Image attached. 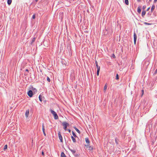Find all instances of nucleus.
Segmentation results:
<instances>
[{
    "instance_id": "nucleus-1",
    "label": "nucleus",
    "mask_w": 157,
    "mask_h": 157,
    "mask_svg": "<svg viewBox=\"0 0 157 157\" xmlns=\"http://www.w3.org/2000/svg\"><path fill=\"white\" fill-rule=\"evenodd\" d=\"M62 125L63 126V128L65 131L67 130V127L69 126L70 125L66 121L62 122Z\"/></svg>"
},
{
    "instance_id": "nucleus-2",
    "label": "nucleus",
    "mask_w": 157,
    "mask_h": 157,
    "mask_svg": "<svg viewBox=\"0 0 157 157\" xmlns=\"http://www.w3.org/2000/svg\"><path fill=\"white\" fill-rule=\"evenodd\" d=\"M27 94L30 97H32L33 94V91L31 90H29L27 92Z\"/></svg>"
},
{
    "instance_id": "nucleus-3",
    "label": "nucleus",
    "mask_w": 157,
    "mask_h": 157,
    "mask_svg": "<svg viewBox=\"0 0 157 157\" xmlns=\"http://www.w3.org/2000/svg\"><path fill=\"white\" fill-rule=\"evenodd\" d=\"M137 39V35L135 32L134 33V44L135 45Z\"/></svg>"
},
{
    "instance_id": "nucleus-4",
    "label": "nucleus",
    "mask_w": 157,
    "mask_h": 157,
    "mask_svg": "<svg viewBox=\"0 0 157 157\" xmlns=\"http://www.w3.org/2000/svg\"><path fill=\"white\" fill-rule=\"evenodd\" d=\"M157 42L156 41H154L153 42V47L154 49H157Z\"/></svg>"
},
{
    "instance_id": "nucleus-5",
    "label": "nucleus",
    "mask_w": 157,
    "mask_h": 157,
    "mask_svg": "<svg viewBox=\"0 0 157 157\" xmlns=\"http://www.w3.org/2000/svg\"><path fill=\"white\" fill-rule=\"evenodd\" d=\"M58 135H59V140H60V142H63V138H62V137L61 134V133L59 131Z\"/></svg>"
},
{
    "instance_id": "nucleus-6",
    "label": "nucleus",
    "mask_w": 157,
    "mask_h": 157,
    "mask_svg": "<svg viewBox=\"0 0 157 157\" xmlns=\"http://www.w3.org/2000/svg\"><path fill=\"white\" fill-rule=\"evenodd\" d=\"M42 130L43 132V134L45 136H46V134L45 133V128H44V123L42 124Z\"/></svg>"
},
{
    "instance_id": "nucleus-7",
    "label": "nucleus",
    "mask_w": 157,
    "mask_h": 157,
    "mask_svg": "<svg viewBox=\"0 0 157 157\" xmlns=\"http://www.w3.org/2000/svg\"><path fill=\"white\" fill-rule=\"evenodd\" d=\"M69 149L73 155H74L75 156H77V155H78L77 154V155H76L75 154L76 152V151L75 150H72V149H70V148H69Z\"/></svg>"
},
{
    "instance_id": "nucleus-8",
    "label": "nucleus",
    "mask_w": 157,
    "mask_h": 157,
    "mask_svg": "<svg viewBox=\"0 0 157 157\" xmlns=\"http://www.w3.org/2000/svg\"><path fill=\"white\" fill-rule=\"evenodd\" d=\"M29 114V109H27L26 110V112L25 113V116L27 118L28 117Z\"/></svg>"
},
{
    "instance_id": "nucleus-9",
    "label": "nucleus",
    "mask_w": 157,
    "mask_h": 157,
    "mask_svg": "<svg viewBox=\"0 0 157 157\" xmlns=\"http://www.w3.org/2000/svg\"><path fill=\"white\" fill-rule=\"evenodd\" d=\"M141 7L140 6H139L137 8V11L139 13H140L141 12Z\"/></svg>"
},
{
    "instance_id": "nucleus-10",
    "label": "nucleus",
    "mask_w": 157,
    "mask_h": 157,
    "mask_svg": "<svg viewBox=\"0 0 157 157\" xmlns=\"http://www.w3.org/2000/svg\"><path fill=\"white\" fill-rule=\"evenodd\" d=\"M53 116H54V118L56 120L58 119L59 117L56 113H55L53 115Z\"/></svg>"
},
{
    "instance_id": "nucleus-11",
    "label": "nucleus",
    "mask_w": 157,
    "mask_h": 157,
    "mask_svg": "<svg viewBox=\"0 0 157 157\" xmlns=\"http://www.w3.org/2000/svg\"><path fill=\"white\" fill-rule=\"evenodd\" d=\"M146 14V11L145 10H143L142 11V17H144V16Z\"/></svg>"
},
{
    "instance_id": "nucleus-12",
    "label": "nucleus",
    "mask_w": 157,
    "mask_h": 157,
    "mask_svg": "<svg viewBox=\"0 0 157 157\" xmlns=\"http://www.w3.org/2000/svg\"><path fill=\"white\" fill-rule=\"evenodd\" d=\"M74 128L75 129V130L79 134L80 133V131L75 127H74Z\"/></svg>"
},
{
    "instance_id": "nucleus-13",
    "label": "nucleus",
    "mask_w": 157,
    "mask_h": 157,
    "mask_svg": "<svg viewBox=\"0 0 157 157\" xmlns=\"http://www.w3.org/2000/svg\"><path fill=\"white\" fill-rule=\"evenodd\" d=\"M74 143H76V140L75 139V138L72 136H71V137Z\"/></svg>"
},
{
    "instance_id": "nucleus-14",
    "label": "nucleus",
    "mask_w": 157,
    "mask_h": 157,
    "mask_svg": "<svg viewBox=\"0 0 157 157\" xmlns=\"http://www.w3.org/2000/svg\"><path fill=\"white\" fill-rule=\"evenodd\" d=\"M85 141L87 144H90V141H89L88 138H85Z\"/></svg>"
},
{
    "instance_id": "nucleus-15",
    "label": "nucleus",
    "mask_w": 157,
    "mask_h": 157,
    "mask_svg": "<svg viewBox=\"0 0 157 157\" xmlns=\"http://www.w3.org/2000/svg\"><path fill=\"white\" fill-rule=\"evenodd\" d=\"M61 157H66V155L63 152H62L61 154Z\"/></svg>"
},
{
    "instance_id": "nucleus-16",
    "label": "nucleus",
    "mask_w": 157,
    "mask_h": 157,
    "mask_svg": "<svg viewBox=\"0 0 157 157\" xmlns=\"http://www.w3.org/2000/svg\"><path fill=\"white\" fill-rule=\"evenodd\" d=\"M12 0H7V3L9 5H10L12 2Z\"/></svg>"
},
{
    "instance_id": "nucleus-17",
    "label": "nucleus",
    "mask_w": 157,
    "mask_h": 157,
    "mask_svg": "<svg viewBox=\"0 0 157 157\" xmlns=\"http://www.w3.org/2000/svg\"><path fill=\"white\" fill-rule=\"evenodd\" d=\"M155 7V6L154 5H153L151 8V12H152L154 10Z\"/></svg>"
},
{
    "instance_id": "nucleus-18",
    "label": "nucleus",
    "mask_w": 157,
    "mask_h": 157,
    "mask_svg": "<svg viewBox=\"0 0 157 157\" xmlns=\"http://www.w3.org/2000/svg\"><path fill=\"white\" fill-rule=\"evenodd\" d=\"M36 38L35 37H33L32 40V42L31 43V44H32L35 41Z\"/></svg>"
},
{
    "instance_id": "nucleus-19",
    "label": "nucleus",
    "mask_w": 157,
    "mask_h": 157,
    "mask_svg": "<svg viewBox=\"0 0 157 157\" xmlns=\"http://www.w3.org/2000/svg\"><path fill=\"white\" fill-rule=\"evenodd\" d=\"M107 84H105L104 88V91H105L107 89Z\"/></svg>"
},
{
    "instance_id": "nucleus-20",
    "label": "nucleus",
    "mask_w": 157,
    "mask_h": 157,
    "mask_svg": "<svg viewBox=\"0 0 157 157\" xmlns=\"http://www.w3.org/2000/svg\"><path fill=\"white\" fill-rule=\"evenodd\" d=\"M144 64H146L147 66H148L149 64V62L148 61H145Z\"/></svg>"
},
{
    "instance_id": "nucleus-21",
    "label": "nucleus",
    "mask_w": 157,
    "mask_h": 157,
    "mask_svg": "<svg viewBox=\"0 0 157 157\" xmlns=\"http://www.w3.org/2000/svg\"><path fill=\"white\" fill-rule=\"evenodd\" d=\"M51 113L54 115L55 113H56V112L52 109L50 110Z\"/></svg>"
},
{
    "instance_id": "nucleus-22",
    "label": "nucleus",
    "mask_w": 157,
    "mask_h": 157,
    "mask_svg": "<svg viewBox=\"0 0 157 157\" xmlns=\"http://www.w3.org/2000/svg\"><path fill=\"white\" fill-rule=\"evenodd\" d=\"M72 134H73V135L75 137H78L75 134V133L73 131H72Z\"/></svg>"
},
{
    "instance_id": "nucleus-23",
    "label": "nucleus",
    "mask_w": 157,
    "mask_h": 157,
    "mask_svg": "<svg viewBox=\"0 0 157 157\" xmlns=\"http://www.w3.org/2000/svg\"><path fill=\"white\" fill-rule=\"evenodd\" d=\"M89 150L90 151L92 150L93 149V147L92 146H90L89 147Z\"/></svg>"
},
{
    "instance_id": "nucleus-24",
    "label": "nucleus",
    "mask_w": 157,
    "mask_h": 157,
    "mask_svg": "<svg viewBox=\"0 0 157 157\" xmlns=\"http://www.w3.org/2000/svg\"><path fill=\"white\" fill-rule=\"evenodd\" d=\"M29 88L30 89H31L32 90H36H36L35 88H34L33 87V86H30V87Z\"/></svg>"
},
{
    "instance_id": "nucleus-25",
    "label": "nucleus",
    "mask_w": 157,
    "mask_h": 157,
    "mask_svg": "<svg viewBox=\"0 0 157 157\" xmlns=\"http://www.w3.org/2000/svg\"><path fill=\"white\" fill-rule=\"evenodd\" d=\"M87 144L86 145V144H85V146L86 147V148H87L88 147H89V146H90V144Z\"/></svg>"
},
{
    "instance_id": "nucleus-26",
    "label": "nucleus",
    "mask_w": 157,
    "mask_h": 157,
    "mask_svg": "<svg viewBox=\"0 0 157 157\" xmlns=\"http://www.w3.org/2000/svg\"><path fill=\"white\" fill-rule=\"evenodd\" d=\"M7 148V144L5 145L4 147L3 150L5 151V150Z\"/></svg>"
},
{
    "instance_id": "nucleus-27",
    "label": "nucleus",
    "mask_w": 157,
    "mask_h": 157,
    "mask_svg": "<svg viewBox=\"0 0 157 157\" xmlns=\"http://www.w3.org/2000/svg\"><path fill=\"white\" fill-rule=\"evenodd\" d=\"M124 2L125 4L126 5H128V0H124Z\"/></svg>"
},
{
    "instance_id": "nucleus-28",
    "label": "nucleus",
    "mask_w": 157,
    "mask_h": 157,
    "mask_svg": "<svg viewBox=\"0 0 157 157\" xmlns=\"http://www.w3.org/2000/svg\"><path fill=\"white\" fill-rule=\"evenodd\" d=\"M119 76L118 74H117L116 76V80H118L119 79Z\"/></svg>"
},
{
    "instance_id": "nucleus-29",
    "label": "nucleus",
    "mask_w": 157,
    "mask_h": 157,
    "mask_svg": "<svg viewBox=\"0 0 157 157\" xmlns=\"http://www.w3.org/2000/svg\"><path fill=\"white\" fill-rule=\"evenodd\" d=\"M39 99L40 100V101H42V96H41L40 95L39 96Z\"/></svg>"
},
{
    "instance_id": "nucleus-30",
    "label": "nucleus",
    "mask_w": 157,
    "mask_h": 157,
    "mask_svg": "<svg viewBox=\"0 0 157 157\" xmlns=\"http://www.w3.org/2000/svg\"><path fill=\"white\" fill-rule=\"evenodd\" d=\"M100 70V69H98V70H97V74L98 76L99 75Z\"/></svg>"
},
{
    "instance_id": "nucleus-31",
    "label": "nucleus",
    "mask_w": 157,
    "mask_h": 157,
    "mask_svg": "<svg viewBox=\"0 0 157 157\" xmlns=\"http://www.w3.org/2000/svg\"><path fill=\"white\" fill-rule=\"evenodd\" d=\"M96 66L97 69V70H98V69H100V66H98V64L96 65Z\"/></svg>"
},
{
    "instance_id": "nucleus-32",
    "label": "nucleus",
    "mask_w": 157,
    "mask_h": 157,
    "mask_svg": "<svg viewBox=\"0 0 157 157\" xmlns=\"http://www.w3.org/2000/svg\"><path fill=\"white\" fill-rule=\"evenodd\" d=\"M118 139H115V142H116V143L117 144H118Z\"/></svg>"
},
{
    "instance_id": "nucleus-33",
    "label": "nucleus",
    "mask_w": 157,
    "mask_h": 157,
    "mask_svg": "<svg viewBox=\"0 0 157 157\" xmlns=\"http://www.w3.org/2000/svg\"><path fill=\"white\" fill-rule=\"evenodd\" d=\"M47 80L48 82H50V78L48 77H47Z\"/></svg>"
},
{
    "instance_id": "nucleus-34",
    "label": "nucleus",
    "mask_w": 157,
    "mask_h": 157,
    "mask_svg": "<svg viewBox=\"0 0 157 157\" xmlns=\"http://www.w3.org/2000/svg\"><path fill=\"white\" fill-rule=\"evenodd\" d=\"M35 17H36L35 15V14H34L33 15L32 18L33 19H34L35 18Z\"/></svg>"
},
{
    "instance_id": "nucleus-35",
    "label": "nucleus",
    "mask_w": 157,
    "mask_h": 157,
    "mask_svg": "<svg viewBox=\"0 0 157 157\" xmlns=\"http://www.w3.org/2000/svg\"><path fill=\"white\" fill-rule=\"evenodd\" d=\"M157 73V69H156L155 71V72H154V75H156V73Z\"/></svg>"
},
{
    "instance_id": "nucleus-36",
    "label": "nucleus",
    "mask_w": 157,
    "mask_h": 157,
    "mask_svg": "<svg viewBox=\"0 0 157 157\" xmlns=\"http://www.w3.org/2000/svg\"><path fill=\"white\" fill-rule=\"evenodd\" d=\"M112 57H113V58H116L114 54H113L112 55Z\"/></svg>"
},
{
    "instance_id": "nucleus-37",
    "label": "nucleus",
    "mask_w": 157,
    "mask_h": 157,
    "mask_svg": "<svg viewBox=\"0 0 157 157\" xmlns=\"http://www.w3.org/2000/svg\"><path fill=\"white\" fill-rule=\"evenodd\" d=\"M146 6H143V9L144 10L146 8Z\"/></svg>"
},
{
    "instance_id": "nucleus-38",
    "label": "nucleus",
    "mask_w": 157,
    "mask_h": 157,
    "mask_svg": "<svg viewBox=\"0 0 157 157\" xmlns=\"http://www.w3.org/2000/svg\"><path fill=\"white\" fill-rule=\"evenodd\" d=\"M144 24H145V25H151V24L148 23H147L146 22H144Z\"/></svg>"
},
{
    "instance_id": "nucleus-39",
    "label": "nucleus",
    "mask_w": 157,
    "mask_h": 157,
    "mask_svg": "<svg viewBox=\"0 0 157 157\" xmlns=\"http://www.w3.org/2000/svg\"><path fill=\"white\" fill-rule=\"evenodd\" d=\"M141 92L142 93L141 96H142V95L144 93V90H141Z\"/></svg>"
},
{
    "instance_id": "nucleus-40",
    "label": "nucleus",
    "mask_w": 157,
    "mask_h": 157,
    "mask_svg": "<svg viewBox=\"0 0 157 157\" xmlns=\"http://www.w3.org/2000/svg\"><path fill=\"white\" fill-rule=\"evenodd\" d=\"M42 155H43V156H44V152L43 151H42Z\"/></svg>"
},
{
    "instance_id": "nucleus-41",
    "label": "nucleus",
    "mask_w": 157,
    "mask_h": 157,
    "mask_svg": "<svg viewBox=\"0 0 157 157\" xmlns=\"http://www.w3.org/2000/svg\"><path fill=\"white\" fill-rule=\"evenodd\" d=\"M67 130L69 132H71V130L70 129H67Z\"/></svg>"
},
{
    "instance_id": "nucleus-42",
    "label": "nucleus",
    "mask_w": 157,
    "mask_h": 157,
    "mask_svg": "<svg viewBox=\"0 0 157 157\" xmlns=\"http://www.w3.org/2000/svg\"><path fill=\"white\" fill-rule=\"evenodd\" d=\"M25 71H27L28 72H29V71L28 69H27L25 70Z\"/></svg>"
},
{
    "instance_id": "nucleus-43",
    "label": "nucleus",
    "mask_w": 157,
    "mask_h": 157,
    "mask_svg": "<svg viewBox=\"0 0 157 157\" xmlns=\"http://www.w3.org/2000/svg\"><path fill=\"white\" fill-rule=\"evenodd\" d=\"M95 64H96V65H98V62L97 61H95Z\"/></svg>"
},
{
    "instance_id": "nucleus-44",
    "label": "nucleus",
    "mask_w": 157,
    "mask_h": 157,
    "mask_svg": "<svg viewBox=\"0 0 157 157\" xmlns=\"http://www.w3.org/2000/svg\"><path fill=\"white\" fill-rule=\"evenodd\" d=\"M150 9V7H149L147 9V11H148V10H149Z\"/></svg>"
},
{
    "instance_id": "nucleus-45",
    "label": "nucleus",
    "mask_w": 157,
    "mask_h": 157,
    "mask_svg": "<svg viewBox=\"0 0 157 157\" xmlns=\"http://www.w3.org/2000/svg\"><path fill=\"white\" fill-rule=\"evenodd\" d=\"M24 75L25 76H26L28 75V74H26L25 73L24 74Z\"/></svg>"
},
{
    "instance_id": "nucleus-46",
    "label": "nucleus",
    "mask_w": 157,
    "mask_h": 157,
    "mask_svg": "<svg viewBox=\"0 0 157 157\" xmlns=\"http://www.w3.org/2000/svg\"><path fill=\"white\" fill-rule=\"evenodd\" d=\"M138 2H140L141 1V0H137Z\"/></svg>"
},
{
    "instance_id": "nucleus-47",
    "label": "nucleus",
    "mask_w": 157,
    "mask_h": 157,
    "mask_svg": "<svg viewBox=\"0 0 157 157\" xmlns=\"http://www.w3.org/2000/svg\"><path fill=\"white\" fill-rule=\"evenodd\" d=\"M157 1V0H154V2H156Z\"/></svg>"
},
{
    "instance_id": "nucleus-48",
    "label": "nucleus",
    "mask_w": 157,
    "mask_h": 157,
    "mask_svg": "<svg viewBox=\"0 0 157 157\" xmlns=\"http://www.w3.org/2000/svg\"><path fill=\"white\" fill-rule=\"evenodd\" d=\"M39 0H35V1L36 2H37Z\"/></svg>"
},
{
    "instance_id": "nucleus-49",
    "label": "nucleus",
    "mask_w": 157,
    "mask_h": 157,
    "mask_svg": "<svg viewBox=\"0 0 157 157\" xmlns=\"http://www.w3.org/2000/svg\"><path fill=\"white\" fill-rule=\"evenodd\" d=\"M152 0H149V1L150 2H151V1Z\"/></svg>"
}]
</instances>
